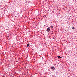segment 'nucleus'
I'll return each mask as SVG.
<instances>
[{"label": "nucleus", "instance_id": "1", "mask_svg": "<svg viewBox=\"0 0 77 77\" xmlns=\"http://www.w3.org/2000/svg\"><path fill=\"white\" fill-rule=\"evenodd\" d=\"M51 69H52L53 70H54L55 69V68L54 66H52L51 67Z\"/></svg>", "mask_w": 77, "mask_h": 77}, {"label": "nucleus", "instance_id": "7", "mask_svg": "<svg viewBox=\"0 0 77 77\" xmlns=\"http://www.w3.org/2000/svg\"><path fill=\"white\" fill-rule=\"evenodd\" d=\"M50 39L51 40V38H50Z\"/></svg>", "mask_w": 77, "mask_h": 77}, {"label": "nucleus", "instance_id": "8", "mask_svg": "<svg viewBox=\"0 0 77 77\" xmlns=\"http://www.w3.org/2000/svg\"><path fill=\"white\" fill-rule=\"evenodd\" d=\"M49 38H50L49 37Z\"/></svg>", "mask_w": 77, "mask_h": 77}, {"label": "nucleus", "instance_id": "3", "mask_svg": "<svg viewBox=\"0 0 77 77\" xmlns=\"http://www.w3.org/2000/svg\"><path fill=\"white\" fill-rule=\"evenodd\" d=\"M57 57L58 59H61L62 58V57L60 56H58Z\"/></svg>", "mask_w": 77, "mask_h": 77}, {"label": "nucleus", "instance_id": "4", "mask_svg": "<svg viewBox=\"0 0 77 77\" xmlns=\"http://www.w3.org/2000/svg\"><path fill=\"white\" fill-rule=\"evenodd\" d=\"M50 27L51 28H53V26L52 25L50 26Z\"/></svg>", "mask_w": 77, "mask_h": 77}, {"label": "nucleus", "instance_id": "2", "mask_svg": "<svg viewBox=\"0 0 77 77\" xmlns=\"http://www.w3.org/2000/svg\"><path fill=\"white\" fill-rule=\"evenodd\" d=\"M50 28H47V32H50Z\"/></svg>", "mask_w": 77, "mask_h": 77}, {"label": "nucleus", "instance_id": "5", "mask_svg": "<svg viewBox=\"0 0 77 77\" xmlns=\"http://www.w3.org/2000/svg\"><path fill=\"white\" fill-rule=\"evenodd\" d=\"M72 29H73V30H74V29H75L74 28V27H72Z\"/></svg>", "mask_w": 77, "mask_h": 77}, {"label": "nucleus", "instance_id": "6", "mask_svg": "<svg viewBox=\"0 0 77 77\" xmlns=\"http://www.w3.org/2000/svg\"><path fill=\"white\" fill-rule=\"evenodd\" d=\"M30 45V44H29V43H28V44H27V47H29V46Z\"/></svg>", "mask_w": 77, "mask_h": 77}]
</instances>
